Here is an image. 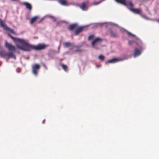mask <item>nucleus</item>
I'll return each instance as SVG.
<instances>
[{
    "instance_id": "14",
    "label": "nucleus",
    "mask_w": 159,
    "mask_h": 159,
    "mask_svg": "<svg viewBox=\"0 0 159 159\" xmlns=\"http://www.w3.org/2000/svg\"><path fill=\"white\" fill-rule=\"evenodd\" d=\"M7 53L5 51H1L0 52V55L2 57H7Z\"/></svg>"
},
{
    "instance_id": "1",
    "label": "nucleus",
    "mask_w": 159,
    "mask_h": 159,
    "mask_svg": "<svg viewBox=\"0 0 159 159\" xmlns=\"http://www.w3.org/2000/svg\"><path fill=\"white\" fill-rule=\"evenodd\" d=\"M8 36L14 41L21 43L22 46H20L17 44L16 45L17 48L24 51H30L32 50L35 51H39L45 49L48 46V45L43 43H39L36 45L31 44L28 43L27 41L24 39L15 38L13 37L10 34H8Z\"/></svg>"
},
{
    "instance_id": "17",
    "label": "nucleus",
    "mask_w": 159,
    "mask_h": 159,
    "mask_svg": "<svg viewBox=\"0 0 159 159\" xmlns=\"http://www.w3.org/2000/svg\"><path fill=\"white\" fill-rule=\"evenodd\" d=\"M33 70H38L40 68V65L38 64H35L32 67Z\"/></svg>"
},
{
    "instance_id": "23",
    "label": "nucleus",
    "mask_w": 159,
    "mask_h": 159,
    "mask_svg": "<svg viewBox=\"0 0 159 159\" xmlns=\"http://www.w3.org/2000/svg\"><path fill=\"white\" fill-rule=\"evenodd\" d=\"M94 38V35H91L89 36L88 37V40H90L93 39Z\"/></svg>"
},
{
    "instance_id": "3",
    "label": "nucleus",
    "mask_w": 159,
    "mask_h": 159,
    "mask_svg": "<svg viewBox=\"0 0 159 159\" xmlns=\"http://www.w3.org/2000/svg\"><path fill=\"white\" fill-rule=\"evenodd\" d=\"M102 41V39L100 38H96L92 42L91 44L92 47L93 48H95L96 46L98 43H101Z\"/></svg>"
},
{
    "instance_id": "27",
    "label": "nucleus",
    "mask_w": 159,
    "mask_h": 159,
    "mask_svg": "<svg viewBox=\"0 0 159 159\" xmlns=\"http://www.w3.org/2000/svg\"><path fill=\"white\" fill-rule=\"evenodd\" d=\"M158 21L159 23V19L158 20Z\"/></svg>"
},
{
    "instance_id": "13",
    "label": "nucleus",
    "mask_w": 159,
    "mask_h": 159,
    "mask_svg": "<svg viewBox=\"0 0 159 159\" xmlns=\"http://www.w3.org/2000/svg\"><path fill=\"white\" fill-rule=\"evenodd\" d=\"M120 60L116 58H113L111 60H109L108 61V63H115L120 61Z\"/></svg>"
},
{
    "instance_id": "11",
    "label": "nucleus",
    "mask_w": 159,
    "mask_h": 159,
    "mask_svg": "<svg viewBox=\"0 0 159 159\" xmlns=\"http://www.w3.org/2000/svg\"><path fill=\"white\" fill-rule=\"evenodd\" d=\"M117 2L120 3L125 6H127V5L126 3V0H115Z\"/></svg>"
},
{
    "instance_id": "8",
    "label": "nucleus",
    "mask_w": 159,
    "mask_h": 159,
    "mask_svg": "<svg viewBox=\"0 0 159 159\" xmlns=\"http://www.w3.org/2000/svg\"><path fill=\"white\" fill-rule=\"evenodd\" d=\"M22 5H24L26 6V8L28 9L29 10H31L32 8V7L31 4L28 2H23L22 3Z\"/></svg>"
},
{
    "instance_id": "6",
    "label": "nucleus",
    "mask_w": 159,
    "mask_h": 159,
    "mask_svg": "<svg viewBox=\"0 0 159 159\" xmlns=\"http://www.w3.org/2000/svg\"><path fill=\"white\" fill-rule=\"evenodd\" d=\"M12 52L13 51H10L7 53V57L8 58H13L14 59H16V56L15 55L13 54Z\"/></svg>"
},
{
    "instance_id": "15",
    "label": "nucleus",
    "mask_w": 159,
    "mask_h": 159,
    "mask_svg": "<svg viewBox=\"0 0 159 159\" xmlns=\"http://www.w3.org/2000/svg\"><path fill=\"white\" fill-rule=\"evenodd\" d=\"M38 17L37 16H35L31 19L30 20V23L32 24L37 19Z\"/></svg>"
},
{
    "instance_id": "9",
    "label": "nucleus",
    "mask_w": 159,
    "mask_h": 159,
    "mask_svg": "<svg viewBox=\"0 0 159 159\" xmlns=\"http://www.w3.org/2000/svg\"><path fill=\"white\" fill-rule=\"evenodd\" d=\"M141 51L138 48L135 49L134 52V57L138 56L141 55Z\"/></svg>"
},
{
    "instance_id": "25",
    "label": "nucleus",
    "mask_w": 159,
    "mask_h": 159,
    "mask_svg": "<svg viewBox=\"0 0 159 159\" xmlns=\"http://www.w3.org/2000/svg\"><path fill=\"white\" fill-rule=\"evenodd\" d=\"M129 5L131 7H133V4L131 2H129Z\"/></svg>"
},
{
    "instance_id": "19",
    "label": "nucleus",
    "mask_w": 159,
    "mask_h": 159,
    "mask_svg": "<svg viewBox=\"0 0 159 159\" xmlns=\"http://www.w3.org/2000/svg\"><path fill=\"white\" fill-rule=\"evenodd\" d=\"M64 46L65 48H67L71 46V44L69 42H66L64 43Z\"/></svg>"
},
{
    "instance_id": "24",
    "label": "nucleus",
    "mask_w": 159,
    "mask_h": 159,
    "mask_svg": "<svg viewBox=\"0 0 159 159\" xmlns=\"http://www.w3.org/2000/svg\"><path fill=\"white\" fill-rule=\"evenodd\" d=\"M127 34L131 36H132L134 37L135 36V35L132 34L130 32H128Z\"/></svg>"
},
{
    "instance_id": "22",
    "label": "nucleus",
    "mask_w": 159,
    "mask_h": 159,
    "mask_svg": "<svg viewBox=\"0 0 159 159\" xmlns=\"http://www.w3.org/2000/svg\"><path fill=\"white\" fill-rule=\"evenodd\" d=\"M61 66L64 70H66L68 68L67 66L65 65L62 64Z\"/></svg>"
},
{
    "instance_id": "18",
    "label": "nucleus",
    "mask_w": 159,
    "mask_h": 159,
    "mask_svg": "<svg viewBox=\"0 0 159 159\" xmlns=\"http://www.w3.org/2000/svg\"><path fill=\"white\" fill-rule=\"evenodd\" d=\"M58 2L62 5H66L67 4L65 0H58Z\"/></svg>"
},
{
    "instance_id": "12",
    "label": "nucleus",
    "mask_w": 159,
    "mask_h": 159,
    "mask_svg": "<svg viewBox=\"0 0 159 159\" xmlns=\"http://www.w3.org/2000/svg\"><path fill=\"white\" fill-rule=\"evenodd\" d=\"M88 3V2H83L81 5L80 6V7L82 10H85L86 7V5Z\"/></svg>"
},
{
    "instance_id": "26",
    "label": "nucleus",
    "mask_w": 159,
    "mask_h": 159,
    "mask_svg": "<svg viewBox=\"0 0 159 159\" xmlns=\"http://www.w3.org/2000/svg\"><path fill=\"white\" fill-rule=\"evenodd\" d=\"M133 42H134V41H129V45H131L132 44V43H133Z\"/></svg>"
},
{
    "instance_id": "7",
    "label": "nucleus",
    "mask_w": 159,
    "mask_h": 159,
    "mask_svg": "<svg viewBox=\"0 0 159 159\" xmlns=\"http://www.w3.org/2000/svg\"><path fill=\"white\" fill-rule=\"evenodd\" d=\"M129 9L135 14H140L141 12V10L140 9L130 8Z\"/></svg>"
},
{
    "instance_id": "4",
    "label": "nucleus",
    "mask_w": 159,
    "mask_h": 159,
    "mask_svg": "<svg viewBox=\"0 0 159 159\" xmlns=\"http://www.w3.org/2000/svg\"><path fill=\"white\" fill-rule=\"evenodd\" d=\"M5 46L10 51H15L16 50L15 47L13 45L7 43V41L5 42Z\"/></svg>"
},
{
    "instance_id": "21",
    "label": "nucleus",
    "mask_w": 159,
    "mask_h": 159,
    "mask_svg": "<svg viewBox=\"0 0 159 159\" xmlns=\"http://www.w3.org/2000/svg\"><path fill=\"white\" fill-rule=\"evenodd\" d=\"M64 22H65V21H58L57 23V26H61L62 25V23Z\"/></svg>"
},
{
    "instance_id": "2",
    "label": "nucleus",
    "mask_w": 159,
    "mask_h": 159,
    "mask_svg": "<svg viewBox=\"0 0 159 159\" xmlns=\"http://www.w3.org/2000/svg\"><path fill=\"white\" fill-rule=\"evenodd\" d=\"M0 25L1 27L3 28V29L6 31H8L10 32L13 34H15V33L12 29L8 27L5 23L0 19Z\"/></svg>"
},
{
    "instance_id": "10",
    "label": "nucleus",
    "mask_w": 159,
    "mask_h": 159,
    "mask_svg": "<svg viewBox=\"0 0 159 159\" xmlns=\"http://www.w3.org/2000/svg\"><path fill=\"white\" fill-rule=\"evenodd\" d=\"M78 24L76 23H75L70 25L68 27L69 30L71 31L73 30L76 27H77Z\"/></svg>"
},
{
    "instance_id": "20",
    "label": "nucleus",
    "mask_w": 159,
    "mask_h": 159,
    "mask_svg": "<svg viewBox=\"0 0 159 159\" xmlns=\"http://www.w3.org/2000/svg\"><path fill=\"white\" fill-rule=\"evenodd\" d=\"M98 58L101 61H103L105 59V57L103 55H100L98 56Z\"/></svg>"
},
{
    "instance_id": "16",
    "label": "nucleus",
    "mask_w": 159,
    "mask_h": 159,
    "mask_svg": "<svg viewBox=\"0 0 159 159\" xmlns=\"http://www.w3.org/2000/svg\"><path fill=\"white\" fill-rule=\"evenodd\" d=\"M111 36L113 37H116L118 36V34L116 33L111 30L110 32Z\"/></svg>"
},
{
    "instance_id": "5",
    "label": "nucleus",
    "mask_w": 159,
    "mask_h": 159,
    "mask_svg": "<svg viewBox=\"0 0 159 159\" xmlns=\"http://www.w3.org/2000/svg\"><path fill=\"white\" fill-rule=\"evenodd\" d=\"M84 28V26H80L79 27L77 28L75 31V35H78L80 33L83 29Z\"/></svg>"
}]
</instances>
